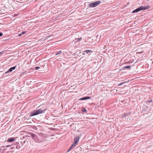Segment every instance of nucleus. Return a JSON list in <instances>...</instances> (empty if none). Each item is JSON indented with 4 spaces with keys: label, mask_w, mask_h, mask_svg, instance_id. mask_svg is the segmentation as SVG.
Masks as SVG:
<instances>
[{
    "label": "nucleus",
    "mask_w": 153,
    "mask_h": 153,
    "mask_svg": "<svg viewBox=\"0 0 153 153\" xmlns=\"http://www.w3.org/2000/svg\"><path fill=\"white\" fill-rule=\"evenodd\" d=\"M16 148L17 149H19L20 148V146L19 145H17L16 146Z\"/></svg>",
    "instance_id": "dca6fc26"
},
{
    "label": "nucleus",
    "mask_w": 153,
    "mask_h": 153,
    "mask_svg": "<svg viewBox=\"0 0 153 153\" xmlns=\"http://www.w3.org/2000/svg\"><path fill=\"white\" fill-rule=\"evenodd\" d=\"M80 139V137L79 136H76L74 139V143L77 145V143L79 141Z\"/></svg>",
    "instance_id": "39448f33"
},
{
    "label": "nucleus",
    "mask_w": 153,
    "mask_h": 153,
    "mask_svg": "<svg viewBox=\"0 0 153 153\" xmlns=\"http://www.w3.org/2000/svg\"><path fill=\"white\" fill-rule=\"evenodd\" d=\"M32 38L31 35H29V38Z\"/></svg>",
    "instance_id": "a878e982"
},
{
    "label": "nucleus",
    "mask_w": 153,
    "mask_h": 153,
    "mask_svg": "<svg viewBox=\"0 0 153 153\" xmlns=\"http://www.w3.org/2000/svg\"><path fill=\"white\" fill-rule=\"evenodd\" d=\"M126 115H127V114H126L125 115V116H126Z\"/></svg>",
    "instance_id": "7c9ffc66"
},
{
    "label": "nucleus",
    "mask_w": 153,
    "mask_h": 153,
    "mask_svg": "<svg viewBox=\"0 0 153 153\" xmlns=\"http://www.w3.org/2000/svg\"><path fill=\"white\" fill-rule=\"evenodd\" d=\"M16 67V66H14V67L10 68L9 69V71H10V72L12 71L13 70L15 69Z\"/></svg>",
    "instance_id": "9b49d317"
},
{
    "label": "nucleus",
    "mask_w": 153,
    "mask_h": 153,
    "mask_svg": "<svg viewBox=\"0 0 153 153\" xmlns=\"http://www.w3.org/2000/svg\"><path fill=\"white\" fill-rule=\"evenodd\" d=\"M9 72H10V71H9V69L8 71H7L6 72H5V74H6L8 73Z\"/></svg>",
    "instance_id": "aec40b11"
},
{
    "label": "nucleus",
    "mask_w": 153,
    "mask_h": 153,
    "mask_svg": "<svg viewBox=\"0 0 153 153\" xmlns=\"http://www.w3.org/2000/svg\"><path fill=\"white\" fill-rule=\"evenodd\" d=\"M124 83H125V82H123L120 83H119L118 84V86H120V85H122L123 84H124Z\"/></svg>",
    "instance_id": "f3484780"
},
{
    "label": "nucleus",
    "mask_w": 153,
    "mask_h": 153,
    "mask_svg": "<svg viewBox=\"0 0 153 153\" xmlns=\"http://www.w3.org/2000/svg\"><path fill=\"white\" fill-rule=\"evenodd\" d=\"M82 111L83 112H86L87 111V110L85 108H82Z\"/></svg>",
    "instance_id": "4468645a"
},
{
    "label": "nucleus",
    "mask_w": 153,
    "mask_h": 153,
    "mask_svg": "<svg viewBox=\"0 0 153 153\" xmlns=\"http://www.w3.org/2000/svg\"><path fill=\"white\" fill-rule=\"evenodd\" d=\"M30 136L31 137V138L33 139L35 141L37 142V136L35 134H33L32 133H29V137Z\"/></svg>",
    "instance_id": "20e7f679"
},
{
    "label": "nucleus",
    "mask_w": 153,
    "mask_h": 153,
    "mask_svg": "<svg viewBox=\"0 0 153 153\" xmlns=\"http://www.w3.org/2000/svg\"><path fill=\"white\" fill-rule=\"evenodd\" d=\"M22 33H20V34H19L18 35V36H22Z\"/></svg>",
    "instance_id": "b1692460"
},
{
    "label": "nucleus",
    "mask_w": 153,
    "mask_h": 153,
    "mask_svg": "<svg viewBox=\"0 0 153 153\" xmlns=\"http://www.w3.org/2000/svg\"><path fill=\"white\" fill-rule=\"evenodd\" d=\"M76 145L73 143L71 145V147L67 151V152H68L71 150L72 149L74 148L76 146Z\"/></svg>",
    "instance_id": "423d86ee"
},
{
    "label": "nucleus",
    "mask_w": 153,
    "mask_h": 153,
    "mask_svg": "<svg viewBox=\"0 0 153 153\" xmlns=\"http://www.w3.org/2000/svg\"><path fill=\"white\" fill-rule=\"evenodd\" d=\"M82 54H83V55H85V53H82Z\"/></svg>",
    "instance_id": "c756f323"
},
{
    "label": "nucleus",
    "mask_w": 153,
    "mask_h": 153,
    "mask_svg": "<svg viewBox=\"0 0 153 153\" xmlns=\"http://www.w3.org/2000/svg\"><path fill=\"white\" fill-rule=\"evenodd\" d=\"M28 135H24L23 136L22 138L23 139H24L26 140L27 139H28ZM25 142H28V141L27 140H25L24 141V143H25Z\"/></svg>",
    "instance_id": "1a4fd4ad"
},
{
    "label": "nucleus",
    "mask_w": 153,
    "mask_h": 153,
    "mask_svg": "<svg viewBox=\"0 0 153 153\" xmlns=\"http://www.w3.org/2000/svg\"><path fill=\"white\" fill-rule=\"evenodd\" d=\"M152 102V99L149 100H148L146 102Z\"/></svg>",
    "instance_id": "2eb2a0df"
},
{
    "label": "nucleus",
    "mask_w": 153,
    "mask_h": 153,
    "mask_svg": "<svg viewBox=\"0 0 153 153\" xmlns=\"http://www.w3.org/2000/svg\"><path fill=\"white\" fill-rule=\"evenodd\" d=\"M131 67V66H130L129 65L126 66L124 67L123 69H129Z\"/></svg>",
    "instance_id": "ddd939ff"
},
{
    "label": "nucleus",
    "mask_w": 153,
    "mask_h": 153,
    "mask_svg": "<svg viewBox=\"0 0 153 153\" xmlns=\"http://www.w3.org/2000/svg\"><path fill=\"white\" fill-rule=\"evenodd\" d=\"M2 52H0V54H1V53H2Z\"/></svg>",
    "instance_id": "c85d7f7f"
},
{
    "label": "nucleus",
    "mask_w": 153,
    "mask_h": 153,
    "mask_svg": "<svg viewBox=\"0 0 153 153\" xmlns=\"http://www.w3.org/2000/svg\"><path fill=\"white\" fill-rule=\"evenodd\" d=\"M25 33H26V32L24 31L22 32L21 33L22 34V35H23Z\"/></svg>",
    "instance_id": "4be33fe9"
},
{
    "label": "nucleus",
    "mask_w": 153,
    "mask_h": 153,
    "mask_svg": "<svg viewBox=\"0 0 153 153\" xmlns=\"http://www.w3.org/2000/svg\"><path fill=\"white\" fill-rule=\"evenodd\" d=\"M131 63L130 61H129L126 62H125V64H128V63Z\"/></svg>",
    "instance_id": "412c9836"
},
{
    "label": "nucleus",
    "mask_w": 153,
    "mask_h": 153,
    "mask_svg": "<svg viewBox=\"0 0 153 153\" xmlns=\"http://www.w3.org/2000/svg\"><path fill=\"white\" fill-rule=\"evenodd\" d=\"M29 128H30L31 127H32V126L29 125Z\"/></svg>",
    "instance_id": "cd10ccee"
},
{
    "label": "nucleus",
    "mask_w": 153,
    "mask_h": 153,
    "mask_svg": "<svg viewBox=\"0 0 153 153\" xmlns=\"http://www.w3.org/2000/svg\"><path fill=\"white\" fill-rule=\"evenodd\" d=\"M3 35V34L2 33L0 32V37L2 36Z\"/></svg>",
    "instance_id": "5701e85b"
},
{
    "label": "nucleus",
    "mask_w": 153,
    "mask_h": 153,
    "mask_svg": "<svg viewBox=\"0 0 153 153\" xmlns=\"http://www.w3.org/2000/svg\"><path fill=\"white\" fill-rule=\"evenodd\" d=\"M84 52L86 53H88L90 52H92V51L89 50H85L84 51Z\"/></svg>",
    "instance_id": "f8f14e48"
},
{
    "label": "nucleus",
    "mask_w": 153,
    "mask_h": 153,
    "mask_svg": "<svg viewBox=\"0 0 153 153\" xmlns=\"http://www.w3.org/2000/svg\"><path fill=\"white\" fill-rule=\"evenodd\" d=\"M62 53V51H59L58 53L57 54H56V55H57V54H61V53Z\"/></svg>",
    "instance_id": "a211bd4d"
},
{
    "label": "nucleus",
    "mask_w": 153,
    "mask_h": 153,
    "mask_svg": "<svg viewBox=\"0 0 153 153\" xmlns=\"http://www.w3.org/2000/svg\"><path fill=\"white\" fill-rule=\"evenodd\" d=\"M10 145H7L6 146V147H10Z\"/></svg>",
    "instance_id": "393cba45"
},
{
    "label": "nucleus",
    "mask_w": 153,
    "mask_h": 153,
    "mask_svg": "<svg viewBox=\"0 0 153 153\" xmlns=\"http://www.w3.org/2000/svg\"><path fill=\"white\" fill-rule=\"evenodd\" d=\"M15 138L14 137H10L7 140V141L9 142H12L15 140Z\"/></svg>",
    "instance_id": "0eeeda50"
},
{
    "label": "nucleus",
    "mask_w": 153,
    "mask_h": 153,
    "mask_svg": "<svg viewBox=\"0 0 153 153\" xmlns=\"http://www.w3.org/2000/svg\"><path fill=\"white\" fill-rule=\"evenodd\" d=\"M40 68V67H38V66H36V67H32L31 68H30L29 69V71H30V70L32 71V70H34L35 69V68L36 70H38Z\"/></svg>",
    "instance_id": "9d476101"
},
{
    "label": "nucleus",
    "mask_w": 153,
    "mask_h": 153,
    "mask_svg": "<svg viewBox=\"0 0 153 153\" xmlns=\"http://www.w3.org/2000/svg\"><path fill=\"white\" fill-rule=\"evenodd\" d=\"M47 109L45 108L43 110L41 109H37L36 111H34L32 112L31 114L29 115L30 116H33L34 115H38L39 114L44 113L46 111Z\"/></svg>",
    "instance_id": "f257e3e1"
},
{
    "label": "nucleus",
    "mask_w": 153,
    "mask_h": 153,
    "mask_svg": "<svg viewBox=\"0 0 153 153\" xmlns=\"http://www.w3.org/2000/svg\"><path fill=\"white\" fill-rule=\"evenodd\" d=\"M82 39V38L81 37H80V38H78V39L77 42H79Z\"/></svg>",
    "instance_id": "6ab92c4d"
},
{
    "label": "nucleus",
    "mask_w": 153,
    "mask_h": 153,
    "mask_svg": "<svg viewBox=\"0 0 153 153\" xmlns=\"http://www.w3.org/2000/svg\"><path fill=\"white\" fill-rule=\"evenodd\" d=\"M100 3L101 1H97L90 3L89 4V6L90 7H94L97 6Z\"/></svg>",
    "instance_id": "7ed1b4c3"
},
{
    "label": "nucleus",
    "mask_w": 153,
    "mask_h": 153,
    "mask_svg": "<svg viewBox=\"0 0 153 153\" xmlns=\"http://www.w3.org/2000/svg\"><path fill=\"white\" fill-rule=\"evenodd\" d=\"M14 148V147H11V148H10V149H13Z\"/></svg>",
    "instance_id": "bb28decb"
},
{
    "label": "nucleus",
    "mask_w": 153,
    "mask_h": 153,
    "mask_svg": "<svg viewBox=\"0 0 153 153\" xmlns=\"http://www.w3.org/2000/svg\"><path fill=\"white\" fill-rule=\"evenodd\" d=\"M91 98V97L89 96H86L84 97H82L79 100H85L87 99H89Z\"/></svg>",
    "instance_id": "6e6552de"
},
{
    "label": "nucleus",
    "mask_w": 153,
    "mask_h": 153,
    "mask_svg": "<svg viewBox=\"0 0 153 153\" xmlns=\"http://www.w3.org/2000/svg\"><path fill=\"white\" fill-rule=\"evenodd\" d=\"M150 7L149 6H145V7H143L142 6H140V7H139L136 9L135 10H134L133 11L132 13H137V12L140 11V10H146L149 9V8Z\"/></svg>",
    "instance_id": "f03ea898"
}]
</instances>
